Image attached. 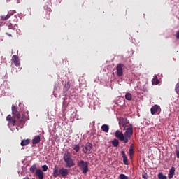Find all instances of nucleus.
Returning <instances> with one entry per match:
<instances>
[{"label":"nucleus","instance_id":"f257e3e1","mask_svg":"<svg viewBox=\"0 0 179 179\" xmlns=\"http://www.w3.org/2000/svg\"><path fill=\"white\" fill-rule=\"evenodd\" d=\"M63 159L66 163V167L71 168L76 165L74 159L71 157V153L68 150L65 151Z\"/></svg>","mask_w":179,"mask_h":179},{"label":"nucleus","instance_id":"f03ea898","mask_svg":"<svg viewBox=\"0 0 179 179\" xmlns=\"http://www.w3.org/2000/svg\"><path fill=\"white\" fill-rule=\"evenodd\" d=\"M69 171L67 169L62 168L59 169L57 166H55L53 171V176L55 178H57L59 176L62 178H65L69 176Z\"/></svg>","mask_w":179,"mask_h":179},{"label":"nucleus","instance_id":"7ed1b4c3","mask_svg":"<svg viewBox=\"0 0 179 179\" xmlns=\"http://www.w3.org/2000/svg\"><path fill=\"white\" fill-rule=\"evenodd\" d=\"M76 164L78 169L82 171L81 173L86 174L89 171V163L87 162L80 160L77 162Z\"/></svg>","mask_w":179,"mask_h":179},{"label":"nucleus","instance_id":"20e7f679","mask_svg":"<svg viewBox=\"0 0 179 179\" xmlns=\"http://www.w3.org/2000/svg\"><path fill=\"white\" fill-rule=\"evenodd\" d=\"M115 136L120 141H123L124 143H127L129 142V138L127 136H124L122 131H116L115 132Z\"/></svg>","mask_w":179,"mask_h":179},{"label":"nucleus","instance_id":"39448f33","mask_svg":"<svg viewBox=\"0 0 179 179\" xmlns=\"http://www.w3.org/2000/svg\"><path fill=\"white\" fill-rule=\"evenodd\" d=\"M93 145L91 143H87L85 146L83 147V152L86 155H90L92 153Z\"/></svg>","mask_w":179,"mask_h":179},{"label":"nucleus","instance_id":"423d86ee","mask_svg":"<svg viewBox=\"0 0 179 179\" xmlns=\"http://www.w3.org/2000/svg\"><path fill=\"white\" fill-rule=\"evenodd\" d=\"M129 123V121L127 118L120 117L119 119V127L120 129H124L125 127H129L128 125H127Z\"/></svg>","mask_w":179,"mask_h":179},{"label":"nucleus","instance_id":"0eeeda50","mask_svg":"<svg viewBox=\"0 0 179 179\" xmlns=\"http://www.w3.org/2000/svg\"><path fill=\"white\" fill-rule=\"evenodd\" d=\"M123 130H126V131H124V136H126L127 138H131L133 136V129L131 127H124Z\"/></svg>","mask_w":179,"mask_h":179},{"label":"nucleus","instance_id":"6e6552de","mask_svg":"<svg viewBox=\"0 0 179 179\" xmlns=\"http://www.w3.org/2000/svg\"><path fill=\"white\" fill-rule=\"evenodd\" d=\"M12 61L15 66H20V60H19V57L16 55H14L12 57Z\"/></svg>","mask_w":179,"mask_h":179},{"label":"nucleus","instance_id":"1a4fd4ad","mask_svg":"<svg viewBox=\"0 0 179 179\" xmlns=\"http://www.w3.org/2000/svg\"><path fill=\"white\" fill-rule=\"evenodd\" d=\"M117 69V76H121L122 73H124L122 71V64H118L116 67Z\"/></svg>","mask_w":179,"mask_h":179},{"label":"nucleus","instance_id":"9d476101","mask_svg":"<svg viewBox=\"0 0 179 179\" xmlns=\"http://www.w3.org/2000/svg\"><path fill=\"white\" fill-rule=\"evenodd\" d=\"M151 113H160L162 111V109L160 108V106L158 105H154L151 109Z\"/></svg>","mask_w":179,"mask_h":179},{"label":"nucleus","instance_id":"9b49d317","mask_svg":"<svg viewBox=\"0 0 179 179\" xmlns=\"http://www.w3.org/2000/svg\"><path fill=\"white\" fill-rule=\"evenodd\" d=\"M121 155L123 157V164H124V165H128L129 164L128 158L125 154V152L121 151Z\"/></svg>","mask_w":179,"mask_h":179},{"label":"nucleus","instance_id":"f8f14e48","mask_svg":"<svg viewBox=\"0 0 179 179\" xmlns=\"http://www.w3.org/2000/svg\"><path fill=\"white\" fill-rule=\"evenodd\" d=\"M41 141V136H35L32 139V144L36 145L38 144Z\"/></svg>","mask_w":179,"mask_h":179},{"label":"nucleus","instance_id":"ddd939ff","mask_svg":"<svg viewBox=\"0 0 179 179\" xmlns=\"http://www.w3.org/2000/svg\"><path fill=\"white\" fill-rule=\"evenodd\" d=\"M7 26H8V29L10 30V33H13V31H15V28L17 25H16V24L13 25V24H12V23L9 22L7 24Z\"/></svg>","mask_w":179,"mask_h":179},{"label":"nucleus","instance_id":"4468645a","mask_svg":"<svg viewBox=\"0 0 179 179\" xmlns=\"http://www.w3.org/2000/svg\"><path fill=\"white\" fill-rule=\"evenodd\" d=\"M115 104L121 107L125 104V99H124V98H119V99L115 102Z\"/></svg>","mask_w":179,"mask_h":179},{"label":"nucleus","instance_id":"2eb2a0df","mask_svg":"<svg viewBox=\"0 0 179 179\" xmlns=\"http://www.w3.org/2000/svg\"><path fill=\"white\" fill-rule=\"evenodd\" d=\"M30 143V139L27 138V139H23L22 140L20 145L22 147L27 146Z\"/></svg>","mask_w":179,"mask_h":179},{"label":"nucleus","instance_id":"dca6fc26","mask_svg":"<svg viewBox=\"0 0 179 179\" xmlns=\"http://www.w3.org/2000/svg\"><path fill=\"white\" fill-rule=\"evenodd\" d=\"M176 169L174 167H172L169 171V174L168 175V178L172 179L173 176L175 175Z\"/></svg>","mask_w":179,"mask_h":179},{"label":"nucleus","instance_id":"f3484780","mask_svg":"<svg viewBox=\"0 0 179 179\" xmlns=\"http://www.w3.org/2000/svg\"><path fill=\"white\" fill-rule=\"evenodd\" d=\"M6 120L10 121V122L13 123V126L16 124V119L11 117L10 115L7 116Z\"/></svg>","mask_w":179,"mask_h":179},{"label":"nucleus","instance_id":"a211bd4d","mask_svg":"<svg viewBox=\"0 0 179 179\" xmlns=\"http://www.w3.org/2000/svg\"><path fill=\"white\" fill-rule=\"evenodd\" d=\"M36 175L38 176V178L43 179V173L41 170L40 169L36 170Z\"/></svg>","mask_w":179,"mask_h":179},{"label":"nucleus","instance_id":"6ab92c4d","mask_svg":"<svg viewBox=\"0 0 179 179\" xmlns=\"http://www.w3.org/2000/svg\"><path fill=\"white\" fill-rule=\"evenodd\" d=\"M111 143L113 145V146L114 148H117L119 144H120V141L117 138H114L112 141H111Z\"/></svg>","mask_w":179,"mask_h":179},{"label":"nucleus","instance_id":"aec40b11","mask_svg":"<svg viewBox=\"0 0 179 179\" xmlns=\"http://www.w3.org/2000/svg\"><path fill=\"white\" fill-rule=\"evenodd\" d=\"M71 148L76 152H79L80 149L79 144H73L72 145Z\"/></svg>","mask_w":179,"mask_h":179},{"label":"nucleus","instance_id":"412c9836","mask_svg":"<svg viewBox=\"0 0 179 179\" xmlns=\"http://www.w3.org/2000/svg\"><path fill=\"white\" fill-rule=\"evenodd\" d=\"M12 113H20V110L17 108V106L12 105Z\"/></svg>","mask_w":179,"mask_h":179},{"label":"nucleus","instance_id":"4be33fe9","mask_svg":"<svg viewBox=\"0 0 179 179\" xmlns=\"http://www.w3.org/2000/svg\"><path fill=\"white\" fill-rule=\"evenodd\" d=\"M101 129H102V131H103L104 132H108L109 130H110V127H109V126L107 125V124H103V125H102V127H101Z\"/></svg>","mask_w":179,"mask_h":179},{"label":"nucleus","instance_id":"5701e85b","mask_svg":"<svg viewBox=\"0 0 179 179\" xmlns=\"http://www.w3.org/2000/svg\"><path fill=\"white\" fill-rule=\"evenodd\" d=\"M159 79L157 78V76H155L152 80V85H159Z\"/></svg>","mask_w":179,"mask_h":179},{"label":"nucleus","instance_id":"b1692460","mask_svg":"<svg viewBox=\"0 0 179 179\" xmlns=\"http://www.w3.org/2000/svg\"><path fill=\"white\" fill-rule=\"evenodd\" d=\"M125 99H126V100L131 101V100H132V94L129 92L126 93Z\"/></svg>","mask_w":179,"mask_h":179},{"label":"nucleus","instance_id":"393cba45","mask_svg":"<svg viewBox=\"0 0 179 179\" xmlns=\"http://www.w3.org/2000/svg\"><path fill=\"white\" fill-rule=\"evenodd\" d=\"M10 17V15L8 14L7 15H1L0 17L1 20H8Z\"/></svg>","mask_w":179,"mask_h":179},{"label":"nucleus","instance_id":"a878e982","mask_svg":"<svg viewBox=\"0 0 179 179\" xmlns=\"http://www.w3.org/2000/svg\"><path fill=\"white\" fill-rule=\"evenodd\" d=\"M134 144H131L129 148V156H132L134 153Z\"/></svg>","mask_w":179,"mask_h":179},{"label":"nucleus","instance_id":"bb28decb","mask_svg":"<svg viewBox=\"0 0 179 179\" xmlns=\"http://www.w3.org/2000/svg\"><path fill=\"white\" fill-rule=\"evenodd\" d=\"M36 169H37L36 166L33 165L30 167L29 171H30V172L34 173L35 172V171L36 170Z\"/></svg>","mask_w":179,"mask_h":179},{"label":"nucleus","instance_id":"cd10ccee","mask_svg":"<svg viewBox=\"0 0 179 179\" xmlns=\"http://www.w3.org/2000/svg\"><path fill=\"white\" fill-rule=\"evenodd\" d=\"M158 178L159 179H167V177L165 176V175H164L163 173H159Z\"/></svg>","mask_w":179,"mask_h":179},{"label":"nucleus","instance_id":"c85d7f7f","mask_svg":"<svg viewBox=\"0 0 179 179\" xmlns=\"http://www.w3.org/2000/svg\"><path fill=\"white\" fill-rule=\"evenodd\" d=\"M69 87H71V85H69V83H67L64 85V89L66 92H68V90H69Z\"/></svg>","mask_w":179,"mask_h":179},{"label":"nucleus","instance_id":"c756f323","mask_svg":"<svg viewBox=\"0 0 179 179\" xmlns=\"http://www.w3.org/2000/svg\"><path fill=\"white\" fill-rule=\"evenodd\" d=\"M120 179H129L128 176H126L124 174H120L119 175Z\"/></svg>","mask_w":179,"mask_h":179},{"label":"nucleus","instance_id":"7c9ffc66","mask_svg":"<svg viewBox=\"0 0 179 179\" xmlns=\"http://www.w3.org/2000/svg\"><path fill=\"white\" fill-rule=\"evenodd\" d=\"M175 91L176 92L177 94H179V83H178L175 87Z\"/></svg>","mask_w":179,"mask_h":179},{"label":"nucleus","instance_id":"2f4dec72","mask_svg":"<svg viewBox=\"0 0 179 179\" xmlns=\"http://www.w3.org/2000/svg\"><path fill=\"white\" fill-rule=\"evenodd\" d=\"M15 117H16L17 120H18L19 121L22 120L21 119V115H20V113H17V114L15 115Z\"/></svg>","mask_w":179,"mask_h":179},{"label":"nucleus","instance_id":"473e14b6","mask_svg":"<svg viewBox=\"0 0 179 179\" xmlns=\"http://www.w3.org/2000/svg\"><path fill=\"white\" fill-rule=\"evenodd\" d=\"M142 178H143V179H148V173H143L142 174Z\"/></svg>","mask_w":179,"mask_h":179},{"label":"nucleus","instance_id":"72a5a7b5","mask_svg":"<svg viewBox=\"0 0 179 179\" xmlns=\"http://www.w3.org/2000/svg\"><path fill=\"white\" fill-rule=\"evenodd\" d=\"M43 169V171H47L48 168V166L47 165H44L42 166Z\"/></svg>","mask_w":179,"mask_h":179},{"label":"nucleus","instance_id":"f704fd0d","mask_svg":"<svg viewBox=\"0 0 179 179\" xmlns=\"http://www.w3.org/2000/svg\"><path fill=\"white\" fill-rule=\"evenodd\" d=\"M176 157L179 158V150H176Z\"/></svg>","mask_w":179,"mask_h":179},{"label":"nucleus","instance_id":"c9c22d12","mask_svg":"<svg viewBox=\"0 0 179 179\" xmlns=\"http://www.w3.org/2000/svg\"><path fill=\"white\" fill-rule=\"evenodd\" d=\"M46 10H47V11H48V13H51V8H50L47 7V8H46Z\"/></svg>","mask_w":179,"mask_h":179},{"label":"nucleus","instance_id":"e433bc0d","mask_svg":"<svg viewBox=\"0 0 179 179\" xmlns=\"http://www.w3.org/2000/svg\"><path fill=\"white\" fill-rule=\"evenodd\" d=\"M6 36H8V37H12V34L9 32H6Z\"/></svg>","mask_w":179,"mask_h":179},{"label":"nucleus","instance_id":"4c0bfd02","mask_svg":"<svg viewBox=\"0 0 179 179\" xmlns=\"http://www.w3.org/2000/svg\"><path fill=\"white\" fill-rule=\"evenodd\" d=\"M176 38L179 39V31L176 33Z\"/></svg>","mask_w":179,"mask_h":179},{"label":"nucleus","instance_id":"58836bf2","mask_svg":"<svg viewBox=\"0 0 179 179\" xmlns=\"http://www.w3.org/2000/svg\"><path fill=\"white\" fill-rule=\"evenodd\" d=\"M22 106V103H19V107H20Z\"/></svg>","mask_w":179,"mask_h":179},{"label":"nucleus","instance_id":"ea45409f","mask_svg":"<svg viewBox=\"0 0 179 179\" xmlns=\"http://www.w3.org/2000/svg\"><path fill=\"white\" fill-rule=\"evenodd\" d=\"M155 113H152V115H155Z\"/></svg>","mask_w":179,"mask_h":179},{"label":"nucleus","instance_id":"a19ab883","mask_svg":"<svg viewBox=\"0 0 179 179\" xmlns=\"http://www.w3.org/2000/svg\"><path fill=\"white\" fill-rule=\"evenodd\" d=\"M23 179H26V178H24Z\"/></svg>","mask_w":179,"mask_h":179},{"label":"nucleus","instance_id":"79ce46f5","mask_svg":"<svg viewBox=\"0 0 179 179\" xmlns=\"http://www.w3.org/2000/svg\"><path fill=\"white\" fill-rule=\"evenodd\" d=\"M32 179H36V178H32Z\"/></svg>","mask_w":179,"mask_h":179}]
</instances>
